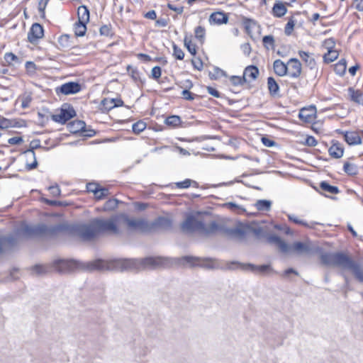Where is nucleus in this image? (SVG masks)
I'll list each match as a JSON object with an SVG mask.
<instances>
[{
	"mask_svg": "<svg viewBox=\"0 0 363 363\" xmlns=\"http://www.w3.org/2000/svg\"><path fill=\"white\" fill-rule=\"evenodd\" d=\"M121 225H125L128 230L147 232L151 230V225L143 218H132L125 214H121Z\"/></svg>",
	"mask_w": 363,
	"mask_h": 363,
	"instance_id": "423d86ee",
	"label": "nucleus"
},
{
	"mask_svg": "<svg viewBox=\"0 0 363 363\" xmlns=\"http://www.w3.org/2000/svg\"><path fill=\"white\" fill-rule=\"evenodd\" d=\"M353 275L359 282H363V265H360L357 262Z\"/></svg>",
	"mask_w": 363,
	"mask_h": 363,
	"instance_id": "79ce46f5",
	"label": "nucleus"
},
{
	"mask_svg": "<svg viewBox=\"0 0 363 363\" xmlns=\"http://www.w3.org/2000/svg\"><path fill=\"white\" fill-rule=\"evenodd\" d=\"M48 190L53 196H59L61 193V190L57 185L49 186Z\"/></svg>",
	"mask_w": 363,
	"mask_h": 363,
	"instance_id": "0e129e2a",
	"label": "nucleus"
},
{
	"mask_svg": "<svg viewBox=\"0 0 363 363\" xmlns=\"http://www.w3.org/2000/svg\"><path fill=\"white\" fill-rule=\"evenodd\" d=\"M70 39L71 37L69 35H62L58 38V44L63 49L68 48L72 45Z\"/></svg>",
	"mask_w": 363,
	"mask_h": 363,
	"instance_id": "c9c22d12",
	"label": "nucleus"
},
{
	"mask_svg": "<svg viewBox=\"0 0 363 363\" xmlns=\"http://www.w3.org/2000/svg\"><path fill=\"white\" fill-rule=\"evenodd\" d=\"M344 135L345 140L350 145H360L362 143V138L359 133L356 131H346L342 132Z\"/></svg>",
	"mask_w": 363,
	"mask_h": 363,
	"instance_id": "2eb2a0df",
	"label": "nucleus"
},
{
	"mask_svg": "<svg viewBox=\"0 0 363 363\" xmlns=\"http://www.w3.org/2000/svg\"><path fill=\"white\" fill-rule=\"evenodd\" d=\"M348 94L351 100L357 104H360L363 99V94L359 90H355L352 87L348 89Z\"/></svg>",
	"mask_w": 363,
	"mask_h": 363,
	"instance_id": "393cba45",
	"label": "nucleus"
},
{
	"mask_svg": "<svg viewBox=\"0 0 363 363\" xmlns=\"http://www.w3.org/2000/svg\"><path fill=\"white\" fill-rule=\"evenodd\" d=\"M338 55V52L335 50H328V52L323 55V60L326 63H330L335 61Z\"/></svg>",
	"mask_w": 363,
	"mask_h": 363,
	"instance_id": "4c0bfd02",
	"label": "nucleus"
},
{
	"mask_svg": "<svg viewBox=\"0 0 363 363\" xmlns=\"http://www.w3.org/2000/svg\"><path fill=\"white\" fill-rule=\"evenodd\" d=\"M298 55L306 65L308 66L311 69L315 67L316 63L311 53L300 50Z\"/></svg>",
	"mask_w": 363,
	"mask_h": 363,
	"instance_id": "412c9836",
	"label": "nucleus"
},
{
	"mask_svg": "<svg viewBox=\"0 0 363 363\" xmlns=\"http://www.w3.org/2000/svg\"><path fill=\"white\" fill-rule=\"evenodd\" d=\"M347 68V62L346 60L342 59L340 60L337 64H335L334 70L335 72L340 75L343 76L346 72Z\"/></svg>",
	"mask_w": 363,
	"mask_h": 363,
	"instance_id": "72a5a7b5",
	"label": "nucleus"
},
{
	"mask_svg": "<svg viewBox=\"0 0 363 363\" xmlns=\"http://www.w3.org/2000/svg\"><path fill=\"white\" fill-rule=\"evenodd\" d=\"M162 74L161 68L159 66H155L152 69V77L155 79H158Z\"/></svg>",
	"mask_w": 363,
	"mask_h": 363,
	"instance_id": "13d9d810",
	"label": "nucleus"
},
{
	"mask_svg": "<svg viewBox=\"0 0 363 363\" xmlns=\"http://www.w3.org/2000/svg\"><path fill=\"white\" fill-rule=\"evenodd\" d=\"M242 268L245 269H249L252 272H257L259 273H266L270 269V267L269 265L256 266V265H253V264H248L247 265H243Z\"/></svg>",
	"mask_w": 363,
	"mask_h": 363,
	"instance_id": "c85d7f7f",
	"label": "nucleus"
},
{
	"mask_svg": "<svg viewBox=\"0 0 363 363\" xmlns=\"http://www.w3.org/2000/svg\"><path fill=\"white\" fill-rule=\"evenodd\" d=\"M81 90V85L77 82H67L56 89L57 93L60 92L65 95L73 94Z\"/></svg>",
	"mask_w": 363,
	"mask_h": 363,
	"instance_id": "9d476101",
	"label": "nucleus"
},
{
	"mask_svg": "<svg viewBox=\"0 0 363 363\" xmlns=\"http://www.w3.org/2000/svg\"><path fill=\"white\" fill-rule=\"evenodd\" d=\"M73 125H76V128L74 130V131H76V132L77 131H82V132L86 131L84 130V128L86 127V124L84 121H77L73 123Z\"/></svg>",
	"mask_w": 363,
	"mask_h": 363,
	"instance_id": "052dcab7",
	"label": "nucleus"
},
{
	"mask_svg": "<svg viewBox=\"0 0 363 363\" xmlns=\"http://www.w3.org/2000/svg\"><path fill=\"white\" fill-rule=\"evenodd\" d=\"M287 65L289 66L287 73L291 77L297 78L301 75L302 67L298 59L291 58Z\"/></svg>",
	"mask_w": 363,
	"mask_h": 363,
	"instance_id": "9b49d317",
	"label": "nucleus"
},
{
	"mask_svg": "<svg viewBox=\"0 0 363 363\" xmlns=\"http://www.w3.org/2000/svg\"><path fill=\"white\" fill-rule=\"evenodd\" d=\"M181 118L178 116H171L166 118L165 123L168 125L177 127L181 123Z\"/></svg>",
	"mask_w": 363,
	"mask_h": 363,
	"instance_id": "a19ab883",
	"label": "nucleus"
},
{
	"mask_svg": "<svg viewBox=\"0 0 363 363\" xmlns=\"http://www.w3.org/2000/svg\"><path fill=\"white\" fill-rule=\"evenodd\" d=\"M320 258L324 265L337 267L343 272L348 271L352 274L357 263L343 252H323L320 255Z\"/></svg>",
	"mask_w": 363,
	"mask_h": 363,
	"instance_id": "f03ea898",
	"label": "nucleus"
},
{
	"mask_svg": "<svg viewBox=\"0 0 363 363\" xmlns=\"http://www.w3.org/2000/svg\"><path fill=\"white\" fill-rule=\"evenodd\" d=\"M267 239L268 242L276 245L279 250L284 253L294 252L302 255L308 254L312 250L311 242L308 240L303 242H295L289 245L277 235H271L267 236Z\"/></svg>",
	"mask_w": 363,
	"mask_h": 363,
	"instance_id": "20e7f679",
	"label": "nucleus"
},
{
	"mask_svg": "<svg viewBox=\"0 0 363 363\" xmlns=\"http://www.w3.org/2000/svg\"><path fill=\"white\" fill-rule=\"evenodd\" d=\"M273 67L274 72L280 77H283L287 74L288 66L281 60H276L274 62Z\"/></svg>",
	"mask_w": 363,
	"mask_h": 363,
	"instance_id": "aec40b11",
	"label": "nucleus"
},
{
	"mask_svg": "<svg viewBox=\"0 0 363 363\" xmlns=\"http://www.w3.org/2000/svg\"><path fill=\"white\" fill-rule=\"evenodd\" d=\"M33 271L36 274H45L52 272L51 264H36L33 267Z\"/></svg>",
	"mask_w": 363,
	"mask_h": 363,
	"instance_id": "a878e982",
	"label": "nucleus"
},
{
	"mask_svg": "<svg viewBox=\"0 0 363 363\" xmlns=\"http://www.w3.org/2000/svg\"><path fill=\"white\" fill-rule=\"evenodd\" d=\"M275 228H277L279 230H282L286 235H292L293 234V232L290 229V228L286 225H275Z\"/></svg>",
	"mask_w": 363,
	"mask_h": 363,
	"instance_id": "69168bd1",
	"label": "nucleus"
},
{
	"mask_svg": "<svg viewBox=\"0 0 363 363\" xmlns=\"http://www.w3.org/2000/svg\"><path fill=\"white\" fill-rule=\"evenodd\" d=\"M108 194V190L106 188H99L96 192H94V196L96 199L100 200L106 197Z\"/></svg>",
	"mask_w": 363,
	"mask_h": 363,
	"instance_id": "de8ad7c7",
	"label": "nucleus"
},
{
	"mask_svg": "<svg viewBox=\"0 0 363 363\" xmlns=\"http://www.w3.org/2000/svg\"><path fill=\"white\" fill-rule=\"evenodd\" d=\"M243 25L247 33L252 35L255 28L257 26V23L255 21L250 18H244Z\"/></svg>",
	"mask_w": 363,
	"mask_h": 363,
	"instance_id": "c756f323",
	"label": "nucleus"
},
{
	"mask_svg": "<svg viewBox=\"0 0 363 363\" xmlns=\"http://www.w3.org/2000/svg\"><path fill=\"white\" fill-rule=\"evenodd\" d=\"M49 0H40L38 2V10L43 16H45V9L48 4Z\"/></svg>",
	"mask_w": 363,
	"mask_h": 363,
	"instance_id": "4d7b16f0",
	"label": "nucleus"
},
{
	"mask_svg": "<svg viewBox=\"0 0 363 363\" xmlns=\"http://www.w3.org/2000/svg\"><path fill=\"white\" fill-rule=\"evenodd\" d=\"M255 206L259 211H269L271 209L272 201L264 199L257 200Z\"/></svg>",
	"mask_w": 363,
	"mask_h": 363,
	"instance_id": "bb28decb",
	"label": "nucleus"
},
{
	"mask_svg": "<svg viewBox=\"0 0 363 363\" xmlns=\"http://www.w3.org/2000/svg\"><path fill=\"white\" fill-rule=\"evenodd\" d=\"M262 43L267 50L274 49L275 45V40L272 35H265L262 38Z\"/></svg>",
	"mask_w": 363,
	"mask_h": 363,
	"instance_id": "58836bf2",
	"label": "nucleus"
},
{
	"mask_svg": "<svg viewBox=\"0 0 363 363\" xmlns=\"http://www.w3.org/2000/svg\"><path fill=\"white\" fill-rule=\"evenodd\" d=\"M316 114V108L314 106H311L308 108H303L301 109L298 116L301 120L306 123L312 122Z\"/></svg>",
	"mask_w": 363,
	"mask_h": 363,
	"instance_id": "ddd939ff",
	"label": "nucleus"
},
{
	"mask_svg": "<svg viewBox=\"0 0 363 363\" xmlns=\"http://www.w3.org/2000/svg\"><path fill=\"white\" fill-rule=\"evenodd\" d=\"M335 45V40L332 38L325 40L323 43V46L327 50H334Z\"/></svg>",
	"mask_w": 363,
	"mask_h": 363,
	"instance_id": "864d4df0",
	"label": "nucleus"
},
{
	"mask_svg": "<svg viewBox=\"0 0 363 363\" xmlns=\"http://www.w3.org/2000/svg\"><path fill=\"white\" fill-rule=\"evenodd\" d=\"M320 188L323 191L328 192L332 194H337L339 193V189L337 186H332L325 181L320 183Z\"/></svg>",
	"mask_w": 363,
	"mask_h": 363,
	"instance_id": "473e14b6",
	"label": "nucleus"
},
{
	"mask_svg": "<svg viewBox=\"0 0 363 363\" xmlns=\"http://www.w3.org/2000/svg\"><path fill=\"white\" fill-rule=\"evenodd\" d=\"M192 181L189 179H186L183 182H179L176 183V186L180 189H186L190 186Z\"/></svg>",
	"mask_w": 363,
	"mask_h": 363,
	"instance_id": "bf43d9fd",
	"label": "nucleus"
},
{
	"mask_svg": "<svg viewBox=\"0 0 363 363\" xmlns=\"http://www.w3.org/2000/svg\"><path fill=\"white\" fill-rule=\"evenodd\" d=\"M287 217L289 220L296 224H298L301 225H303L304 227L308 228H315V225L318 224L316 222H311L307 223L304 221L303 220L300 219L298 216L294 215V214H288Z\"/></svg>",
	"mask_w": 363,
	"mask_h": 363,
	"instance_id": "5701e85b",
	"label": "nucleus"
},
{
	"mask_svg": "<svg viewBox=\"0 0 363 363\" xmlns=\"http://www.w3.org/2000/svg\"><path fill=\"white\" fill-rule=\"evenodd\" d=\"M121 215L113 216L107 219H94L98 233H108L110 235L119 234V228L121 225Z\"/></svg>",
	"mask_w": 363,
	"mask_h": 363,
	"instance_id": "39448f33",
	"label": "nucleus"
},
{
	"mask_svg": "<svg viewBox=\"0 0 363 363\" xmlns=\"http://www.w3.org/2000/svg\"><path fill=\"white\" fill-rule=\"evenodd\" d=\"M259 74V69L257 67L251 65L245 68L243 73V77L245 78V82L247 81H252L257 79Z\"/></svg>",
	"mask_w": 363,
	"mask_h": 363,
	"instance_id": "a211bd4d",
	"label": "nucleus"
},
{
	"mask_svg": "<svg viewBox=\"0 0 363 363\" xmlns=\"http://www.w3.org/2000/svg\"><path fill=\"white\" fill-rule=\"evenodd\" d=\"M228 21V15L224 12L220 11L214 12L209 17V21L211 23H215L218 25L226 23Z\"/></svg>",
	"mask_w": 363,
	"mask_h": 363,
	"instance_id": "dca6fc26",
	"label": "nucleus"
},
{
	"mask_svg": "<svg viewBox=\"0 0 363 363\" xmlns=\"http://www.w3.org/2000/svg\"><path fill=\"white\" fill-rule=\"evenodd\" d=\"M194 32H195V37L201 41L203 40V39L204 38V36H205V33H206L205 28L203 26H199L195 28Z\"/></svg>",
	"mask_w": 363,
	"mask_h": 363,
	"instance_id": "49530a36",
	"label": "nucleus"
},
{
	"mask_svg": "<svg viewBox=\"0 0 363 363\" xmlns=\"http://www.w3.org/2000/svg\"><path fill=\"white\" fill-rule=\"evenodd\" d=\"M13 125V123L11 121L3 118L0 119V128L1 129H6L9 127H11Z\"/></svg>",
	"mask_w": 363,
	"mask_h": 363,
	"instance_id": "6e6d98bb",
	"label": "nucleus"
},
{
	"mask_svg": "<svg viewBox=\"0 0 363 363\" xmlns=\"http://www.w3.org/2000/svg\"><path fill=\"white\" fill-rule=\"evenodd\" d=\"M75 116V111L73 108H62L59 113L52 116V119L58 123H65Z\"/></svg>",
	"mask_w": 363,
	"mask_h": 363,
	"instance_id": "f8f14e48",
	"label": "nucleus"
},
{
	"mask_svg": "<svg viewBox=\"0 0 363 363\" xmlns=\"http://www.w3.org/2000/svg\"><path fill=\"white\" fill-rule=\"evenodd\" d=\"M25 154L27 157V169L31 170L36 168L38 166V162L36 160L35 152L33 150H28L25 152Z\"/></svg>",
	"mask_w": 363,
	"mask_h": 363,
	"instance_id": "6ab92c4d",
	"label": "nucleus"
},
{
	"mask_svg": "<svg viewBox=\"0 0 363 363\" xmlns=\"http://www.w3.org/2000/svg\"><path fill=\"white\" fill-rule=\"evenodd\" d=\"M184 41V45L188 51L193 55H196V45L192 43L191 39L188 37H185Z\"/></svg>",
	"mask_w": 363,
	"mask_h": 363,
	"instance_id": "37998d69",
	"label": "nucleus"
},
{
	"mask_svg": "<svg viewBox=\"0 0 363 363\" xmlns=\"http://www.w3.org/2000/svg\"><path fill=\"white\" fill-rule=\"evenodd\" d=\"M77 232L84 240H91L99 235L94 219L88 224L77 226Z\"/></svg>",
	"mask_w": 363,
	"mask_h": 363,
	"instance_id": "6e6552de",
	"label": "nucleus"
},
{
	"mask_svg": "<svg viewBox=\"0 0 363 363\" xmlns=\"http://www.w3.org/2000/svg\"><path fill=\"white\" fill-rule=\"evenodd\" d=\"M4 60L8 64H11L12 62L17 60L18 57L12 52H7L4 55Z\"/></svg>",
	"mask_w": 363,
	"mask_h": 363,
	"instance_id": "e2e57ef3",
	"label": "nucleus"
},
{
	"mask_svg": "<svg viewBox=\"0 0 363 363\" xmlns=\"http://www.w3.org/2000/svg\"><path fill=\"white\" fill-rule=\"evenodd\" d=\"M153 225L162 229H168L171 227L172 223L169 218L160 217L155 220Z\"/></svg>",
	"mask_w": 363,
	"mask_h": 363,
	"instance_id": "2f4dec72",
	"label": "nucleus"
},
{
	"mask_svg": "<svg viewBox=\"0 0 363 363\" xmlns=\"http://www.w3.org/2000/svg\"><path fill=\"white\" fill-rule=\"evenodd\" d=\"M47 227L45 225H39L35 228L29 226H26L23 228V234L26 235H31L37 233H42L46 231Z\"/></svg>",
	"mask_w": 363,
	"mask_h": 363,
	"instance_id": "b1692460",
	"label": "nucleus"
},
{
	"mask_svg": "<svg viewBox=\"0 0 363 363\" xmlns=\"http://www.w3.org/2000/svg\"><path fill=\"white\" fill-rule=\"evenodd\" d=\"M113 99H105L102 101V104L106 109L111 110L116 107Z\"/></svg>",
	"mask_w": 363,
	"mask_h": 363,
	"instance_id": "5fc2aeb1",
	"label": "nucleus"
},
{
	"mask_svg": "<svg viewBox=\"0 0 363 363\" xmlns=\"http://www.w3.org/2000/svg\"><path fill=\"white\" fill-rule=\"evenodd\" d=\"M184 259L193 265L201 266L206 268H213L215 267L214 261L210 259H200L199 257H185Z\"/></svg>",
	"mask_w": 363,
	"mask_h": 363,
	"instance_id": "4468645a",
	"label": "nucleus"
},
{
	"mask_svg": "<svg viewBox=\"0 0 363 363\" xmlns=\"http://www.w3.org/2000/svg\"><path fill=\"white\" fill-rule=\"evenodd\" d=\"M78 21L88 23L89 21V11L86 6H80L77 9Z\"/></svg>",
	"mask_w": 363,
	"mask_h": 363,
	"instance_id": "4be33fe9",
	"label": "nucleus"
},
{
	"mask_svg": "<svg viewBox=\"0 0 363 363\" xmlns=\"http://www.w3.org/2000/svg\"><path fill=\"white\" fill-rule=\"evenodd\" d=\"M230 81L234 86L240 85L245 82V78L243 77V76L242 77L232 76L230 78Z\"/></svg>",
	"mask_w": 363,
	"mask_h": 363,
	"instance_id": "603ef678",
	"label": "nucleus"
},
{
	"mask_svg": "<svg viewBox=\"0 0 363 363\" xmlns=\"http://www.w3.org/2000/svg\"><path fill=\"white\" fill-rule=\"evenodd\" d=\"M296 21L294 20V18L293 17L290 18L285 26L284 32L286 35H290L292 33Z\"/></svg>",
	"mask_w": 363,
	"mask_h": 363,
	"instance_id": "a18cd8bd",
	"label": "nucleus"
},
{
	"mask_svg": "<svg viewBox=\"0 0 363 363\" xmlns=\"http://www.w3.org/2000/svg\"><path fill=\"white\" fill-rule=\"evenodd\" d=\"M44 35V30L43 26L39 23L32 25L30 31L28 33V39L30 43H35Z\"/></svg>",
	"mask_w": 363,
	"mask_h": 363,
	"instance_id": "1a4fd4ad",
	"label": "nucleus"
},
{
	"mask_svg": "<svg viewBox=\"0 0 363 363\" xmlns=\"http://www.w3.org/2000/svg\"><path fill=\"white\" fill-rule=\"evenodd\" d=\"M99 32H100L101 35H105V36H108V35H111V27L107 25L102 26L100 28Z\"/></svg>",
	"mask_w": 363,
	"mask_h": 363,
	"instance_id": "680f3d73",
	"label": "nucleus"
},
{
	"mask_svg": "<svg viewBox=\"0 0 363 363\" xmlns=\"http://www.w3.org/2000/svg\"><path fill=\"white\" fill-rule=\"evenodd\" d=\"M329 154L331 157L334 158H340L342 157L344 153V148L338 142H333V145L328 150Z\"/></svg>",
	"mask_w": 363,
	"mask_h": 363,
	"instance_id": "f3484780",
	"label": "nucleus"
},
{
	"mask_svg": "<svg viewBox=\"0 0 363 363\" xmlns=\"http://www.w3.org/2000/svg\"><path fill=\"white\" fill-rule=\"evenodd\" d=\"M173 55L177 60H183L184 57V53L182 50L175 44L173 45Z\"/></svg>",
	"mask_w": 363,
	"mask_h": 363,
	"instance_id": "8fccbe9b",
	"label": "nucleus"
},
{
	"mask_svg": "<svg viewBox=\"0 0 363 363\" xmlns=\"http://www.w3.org/2000/svg\"><path fill=\"white\" fill-rule=\"evenodd\" d=\"M182 94L184 99L189 100V101L194 99L195 94H192L189 90H186V89L183 90Z\"/></svg>",
	"mask_w": 363,
	"mask_h": 363,
	"instance_id": "338daca9",
	"label": "nucleus"
},
{
	"mask_svg": "<svg viewBox=\"0 0 363 363\" xmlns=\"http://www.w3.org/2000/svg\"><path fill=\"white\" fill-rule=\"evenodd\" d=\"M250 233L260 238L264 236V230L262 227L258 225H240L231 230V234L240 240Z\"/></svg>",
	"mask_w": 363,
	"mask_h": 363,
	"instance_id": "0eeeda50",
	"label": "nucleus"
},
{
	"mask_svg": "<svg viewBox=\"0 0 363 363\" xmlns=\"http://www.w3.org/2000/svg\"><path fill=\"white\" fill-rule=\"evenodd\" d=\"M181 227L184 232H198L205 236L213 235L222 230V227L216 221H212L209 224L206 225L191 215L186 217L185 220L182 223Z\"/></svg>",
	"mask_w": 363,
	"mask_h": 363,
	"instance_id": "7ed1b4c3",
	"label": "nucleus"
},
{
	"mask_svg": "<svg viewBox=\"0 0 363 363\" xmlns=\"http://www.w3.org/2000/svg\"><path fill=\"white\" fill-rule=\"evenodd\" d=\"M118 206V200L109 199L104 204V209L107 211H111L115 209Z\"/></svg>",
	"mask_w": 363,
	"mask_h": 363,
	"instance_id": "09e8293b",
	"label": "nucleus"
},
{
	"mask_svg": "<svg viewBox=\"0 0 363 363\" xmlns=\"http://www.w3.org/2000/svg\"><path fill=\"white\" fill-rule=\"evenodd\" d=\"M343 169L349 175H356L358 174L357 166L348 162L344 164Z\"/></svg>",
	"mask_w": 363,
	"mask_h": 363,
	"instance_id": "e433bc0d",
	"label": "nucleus"
},
{
	"mask_svg": "<svg viewBox=\"0 0 363 363\" xmlns=\"http://www.w3.org/2000/svg\"><path fill=\"white\" fill-rule=\"evenodd\" d=\"M225 207L237 213H242L245 211V208L235 203L228 202L224 204Z\"/></svg>",
	"mask_w": 363,
	"mask_h": 363,
	"instance_id": "ea45409f",
	"label": "nucleus"
},
{
	"mask_svg": "<svg viewBox=\"0 0 363 363\" xmlns=\"http://www.w3.org/2000/svg\"><path fill=\"white\" fill-rule=\"evenodd\" d=\"M87 23H83L77 21L74 23V33L75 35L77 36H84L86 30V24Z\"/></svg>",
	"mask_w": 363,
	"mask_h": 363,
	"instance_id": "f704fd0d",
	"label": "nucleus"
},
{
	"mask_svg": "<svg viewBox=\"0 0 363 363\" xmlns=\"http://www.w3.org/2000/svg\"><path fill=\"white\" fill-rule=\"evenodd\" d=\"M267 86L269 91V93L272 95H277L279 90V86L275 79L270 77L267 79Z\"/></svg>",
	"mask_w": 363,
	"mask_h": 363,
	"instance_id": "7c9ffc66",
	"label": "nucleus"
},
{
	"mask_svg": "<svg viewBox=\"0 0 363 363\" xmlns=\"http://www.w3.org/2000/svg\"><path fill=\"white\" fill-rule=\"evenodd\" d=\"M13 241L12 237H0V253L3 252L6 244H12Z\"/></svg>",
	"mask_w": 363,
	"mask_h": 363,
	"instance_id": "3c124183",
	"label": "nucleus"
},
{
	"mask_svg": "<svg viewBox=\"0 0 363 363\" xmlns=\"http://www.w3.org/2000/svg\"><path fill=\"white\" fill-rule=\"evenodd\" d=\"M132 128L135 133L139 134L146 128V123L143 121H139L133 124Z\"/></svg>",
	"mask_w": 363,
	"mask_h": 363,
	"instance_id": "c03bdc74",
	"label": "nucleus"
},
{
	"mask_svg": "<svg viewBox=\"0 0 363 363\" xmlns=\"http://www.w3.org/2000/svg\"><path fill=\"white\" fill-rule=\"evenodd\" d=\"M241 50H242L243 53L249 56L251 52V46L250 43H244L241 45Z\"/></svg>",
	"mask_w": 363,
	"mask_h": 363,
	"instance_id": "774afa93",
	"label": "nucleus"
},
{
	"mask_svg": "<svg viewBox=\"0 0 363 363\" xmlns=\"http://www.w3.org/2000/svg\"><path fill=\"white\" fill-rule=\"evenodd\" d=\"M171 263L167 257H149L143 259H118L113 260L96 259L89 262H82L74 259H56L52 263V271L67 273L75 269L87 272L93 271H134L146 269H155L165 267Z\"/></svg>",
	"mask_w": 363,
	"mask_h": 363,
	"instance_id": "f257e3e1",
	"label": "nucleus"
},
{
	"mask_svg": "<svg viewBox=\"0 0 363 363\" xmlns=\"http://www.w3.org/2000/svg\"><path fill=\"white\" fill-rule=\"evenodd\" d=\"M287 9L286 6L281 2L276 3L272 9V12L276 17H282L286 14Z\"/></svg>",
	"mask_w": 363,
	"mask_h": 363,
	"instance_id": "cd10ccee",
	"label": "nucleus"
}]
</instances>
